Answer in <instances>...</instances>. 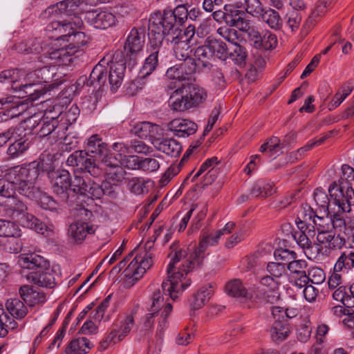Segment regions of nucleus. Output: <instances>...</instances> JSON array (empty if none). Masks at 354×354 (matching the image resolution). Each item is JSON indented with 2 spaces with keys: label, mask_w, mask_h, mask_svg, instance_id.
I'll return each instance as SVG.
<instances>
[{
  "label": "nucleus",
  "mask_w": 354,
  "mask_h": 354,
  "mask_svg": "<svg viewBox=\"0 0 354 354\" xmlns=\"http://www.w3.org/2000/svg\"><path fill=\"white\" fill-rule=\"evenodd\" d=\"M167 272L168 279L162 283L165 295L176 301L183 292L191 285V279L187 277L196 266L202 262L196 254V250L188 255L187 249L182 248L179 242L174 243L169 248Z\"/></svg>",
  "instance_id": "f257e3e1"
},
{
  "label": "nucleus",
  "mask_w": 354,
  "mask_h": 354,
  "mask_svg": "<svg viewBox=\"0 0 354 354\" xmlns=\"http://www.w3.org/2000/svg\"><path fill=\"white\" fill-rule=\"evenodd\" d=\"M111 57V60L106 62V59L103 58L95 65L87 80V86H93L95 83H97L100 86L104 85L107 79V68L105 64H107L109 65V81L111 89L113 92L118 90L123 80L126 62L120 51L115 52Z\"/></svg>",
  "instance_id": "f03ea898"
},
{
  "label": "nucleus",
  "mask_w": 354,
  "mask_h": 354,
  "mask_svg": "<svg viewBox=\"0 0 354 354\" xmlns=\"http://www.w3.org/2000/svg\"><path fill=\"white\" fill-rule=\"evenodd\" d=\"M18 263L23 268L33 270L27 274V279L38 286L53 288L56 284L54 271L50 269L49 262L41 255L34 252L22 254Z\"/></svg>",
  "instance_id": "7ed1b4c3"
},
{
  "label": "nucleus",
  "mask_w": 354,
  "mask_h": 354,
  "mask_svg": "<svg viewBox=\"0 0 354 354\" xmlns=\"http://www.w3.org/2000/svg\"><path fill=\"white\" fill-rule=\"evenodd\" d=\"M128 263L123 274L126 278L132 281L140 279L153 263V254L143 248H136L128 254L118 265L112 269L119 272Z\"/></svg>",
  "instance_id": "20e7f679"
},
{
  "label": "nucleus",
  "mask_w": 354,
  "mask_h": 354,
  "mask_svg": "<svg viewBox=\"0 0 354 354\" xmlns=\"http://www.w3.org/2000/svg\"><path fill=\"white\" fill-rule=\"evenodd\" d=\"M42 166L43 162H32L14 167L12 174L15 176L12 181L15 190L30 199H37L41 196V191L36 187L35 183L39 175V167L42 168Z\"/></svg>",
  "instance_id": "39448f33"
},
{
  "label": "nucleus",
  "mask_w": 354,
  "mask_h": 354,
  "mask_svg": "<svg viewBox=\"0 0 354 354\" xmlns=\"http://www.w3.org/2000/svg\"><path fill=\"white\" fill-rule=\"evenodd\" d=\"M77 219L72 223L68 230L71 241L76 244H81L88 235L93 234L97 226L92 223L93 212L84 207L77 209Z\"/></svg>",
  "instance_id": "423d86ee"
},
{
  "label": "nucleus",
  "mask_w": 354,
  "mask_h": 354,
  "mask_svg": "<svg viewBox=\"0 0 354 354\" xmlns=\"http://www.w3.org/2000/svg\"><path fill=\"white\" fill-rule=\"evenodd\" d=\"M176 18L173 16L171 10H165L162 14L160 12H155L149 19V30L150 34L156 35V41L162 43L164 36H171L178 28Z\"/></svg>",
  "instance_id": "0eeeda50"
},
{
  "label": "nucleus",
  "mask_w": 354,
  "mask_h": 354,
  "mask_svg": "<svg viewBox=\"0 0 354 354\" xmlns=\"http://www.w3.org/2000/svg\"><path fill=\"white\" fill-rule=\"evenodd\" d=\"M354 268V247L345 248L341 251L340 255L334 265L333 272L330 276L328 284L330 289H335L340 286L342 277L339 272H348Z\"/></svg>",
  "instance_id": "6e6552de"
},
{
  "label": "nucleus",
  "mask_w": 354,
  "mask_h": 354,
  "mask_svg": "<svg viewBox=\"0 0 354 354\" xmlns=\"http://www.w3.org/2000/svg\"><path fill=\"white\" fill-rule=\"evenodd\" d=\"M328 192L333 203L343 212L354 211V189L351 187H345L342 183L333 182L328 187Z\"/></svg>",
  "instance_id": "1a4fd4ad"
},
{
  "label": "nucleus",
  "mask_w": 354,
  "mask_h": 354,
  "mask_svg": "<svg viewBox=\"0 0 354 354\" xmlns=\"http://www.w3.org/2000/svg\"><path fill=\"white\" fill-rule=\"evenodd\" d=\"M83 24L82 20L76 17H73L71 20L53 21L46 26V30L50 37L56 40H65L66 37H71L74 33V30L80 28Z\"/></svg>",
  "instance_id": "9d476101"
},
{
  "label": "nucleus",
  "mask_w": 354,
  "mask_h": 354,
  "mask_svg": "<svg viewBox=\"0 0 354 354\" xmlns=\"http://www.w3.org/2000/svg\"><path fill=\"white\" fill-rule=\"evenodd\" d=\"M58 67L55 65L44 66L34 72L28 74V79L37 77V82L40 84H44V87L48 90H53L61 85L65 80L62 73H58Z\"/></svg>",
  "instance_id": "9b49d317"
},
{
  "label": "nucleus",
  "mask_w": 354,
  "mask_h": 354,
  "mask_svg": "<svg viewBox=\"0 0 354 354\" xmlns=\"http://www.w3.org/2000/svg\"><path fill=\"white\" fill-rule=\"evenodd\" d=\"M94 157L84 151H76L68 156L66 162L70 166L77 167L82 170L81 174L97 176L100 175L101 170L96 166Z\"/></svg>",
  "instance_id": "f8f14e48"
},
{
  "label": "nucleus",
  "mask_w": 354,
  "mask_h": 354,
  "mask_svg": "<svg viewBox=\"0 0 354 354\" xmlns=\"http://www.w3.org/2000/svg\"><path fill=\"white\" fill-rule=\"evenodd\" d=\"M53 192L62 202L66 203L71 194L70 173L66 170H59L49 173Z\"/></svg>",
  "instance_id": "ddd939ff"
},
{
  "label": "nucleus",
  "mask_w": 354,
  "mask_h": 354,
  "mask_svg": "<svg viewBox=\"0 0 354 354\" xmlns=\"http://www.w3.org/2000/svg\"><path fill=\"white\" fill-rule=\"evenodd\" d=\"M317 241L323 249L324 254L328 256L333 250H341L346 244V239L341 234L335 232L322 230L317 235Z\"/></svg>",
  "instance_id": "4468645a"
},
{
  "label": "nucleus",
  "mask_w": 354,
  "mask_h": 354,
  "mask_svg": "<svg viewBox=\"0 0 354 354\" xmlns=\"http://www.w3.org/2000/svg\"><path fill=\"white\" fill-rule=\"evenodd\" d=\"M145 43V30L143 28H133L128 34L124 45L127 56H129L133 63L134 57L141 51Z\"/></svg>",
  "instance_id": "2eb2a0df"
},
{
  "label": "nucleus",
  "mask_w": 354,
  "mask_h": 354,
  "mask_svg": "<svg viewBox=\"0 0 354 354\" xmlns=\"http://www.w3.org/2000/svg\"><path fill=\"white\" fill-rule=\"evenodd\" d=\"M6 214L21 226H30L32 214L28 212L26 205L21 201L13 198L6 209Z\"/></svg>",
  "instance_id": "dca6fc26"
},
{
  "label": "nucleus",
  "mask_w": 354,
  "mask_h": 354,
  "mask_svg": "<svg viewBox=\"0 0 354 354\" xmlns=\"http://www.w3.org/2000/svg\"><path fill=\"white\" fill-rule=\"evenodd\" d=\"M37 116L35 115L27 120L20 122L15 127H12L6 131L5 135L8 141L13 140L14 142L28 140V136L31 133L35 128V123L37 122Z\"/></svg>",
  "instance_id": "f3484780"
},
{
  "label": "nucleus",
  "mask_w": 354,
  "mask_h": 354,
  "mask_svg": "<svg viewBox=\"0 0 354 354\" xmlns=\"http://www.w3.org/2000/svg\"><path fill=\"white\" fill-rule=\"evenodd\" d=\"M162 43L158 41H153L150 39V45L147 48L149 55L145 59L144 64L140 71L139 77L145 78L151 75L158 65V55L161 48Z\"/></svg>",
  "instance_id": "a211bd4d"
},
{
  "label": "nucleus",
  "mask_w": 354,
  "mask_h": 354,
  "mask_svg": "<svg viewBox=\"0 0 354 354\" xmlns=\"http://www.w3.org/2000/svg\"><path fill=\"white\" fill-rule=\"evenodd\" d=\"M86 20L95 28L106 29L115 24L116 17L107 10H92L86 12Z\"/></svg>",
  "instance_id": "6ab92c4d"
},
{
  "label": "nucleus",
  "mask_w": 354,
  "mask_h": 354,
  "mask_svg": "<svg viewBox=\"0 0 354 354\" xmlns=\"http://www.w3.org/2000/svg\"><path fill=\"white\" fill-rule=\"evenodd\" d=\"M185 84L178 86L171 93L168 100L171 110L176 112H184L192 109Z\"/></svg>",
  "instance_id": "aec40b11"
},
{
  "label": "nucleus",
  "mask_w": 354,
  "mask_h": 354,
  "mask_svg": "<svg viewBox=\"0 0 354 354\" xmlns=\"http://www.w3.org/2000/svg\"><path fill=\"white\" fill-rule=\"evenodd\" d=\"M138 307L129 310L120 322V325L113 324L111 332L115 331V335L118 342L127 337L135 326L134 316L137 313Z\"/></svg>",
  "instance_id": "412c9836"
},
{
  "label": "nucleus",
  "mask_w": 354,
  "mask_h": 354,
  "mask_svg": "<svg viewBox=\"0 0 354 354\" xmlns=\"http://www.w3.org/2000/svg\"><path fill=\"white\" fill-rule=\"evenodd\" d=\"M138 307L129 310L120 322V325L113 324L111 332L115 331V335L118 342L127 337L135 326L134 316L137 313Z\"/></svg>",
  "instance_id": "4be33fe9"
},
{
  "label": "nucleus",
  "mask_w": 354,
  "mask_h": 354,
  "mask_svg": "<svg viewBox=\"0 0 354 354\" xmlns=\"http://www.w3.org/2000/svg\"><path fill=\"white\" fill-rule=\"evenodd\" d=\"M197 129V124L188 119L176 118L168 124V129L178 137H188L194 134Z\"/></svg>",
  "instance_id": "5701e85b"
},
{
  "label": "nucleus",
  "mask_w": 354,
  "mask_h": 354,
  "mask_svg": "<svg viewBox=\"0 0 354 354\" xmlns=\"http://www.w3.org/2000/svg\"><path fill=\"white\" fill-rule=\"evenodd\" d=\"M77 50L74 48L67 46L65 48L55 49L49 53V58L52 60V64L57 66H69L76 59L75 53Z\"/></svg>",
  "instance_id": "b1692460"
},
{
  "label": "nucleus",
  "mask_w": 354,
  "mask_h": 354,
  "mask_svg": "<svg viewBox=\"0 0 354 354\" xmlns=\"http://www.w3.org/2000/svg\"><path fill=\"white\" fill-rule=\"evenodd\" d=\"M36 129L38 126H41L37 131L40 137H46L48 135H52L53 138H62L65 134L64 130H66L65 124H59V122H49L41 118L39 122L35 125Z\"/></svg>",
  "instance_id": "393cba45"
},
{
  "label": "nucleus",
  "mask_w": 354,
  "mask_h": 354,
  "mask_svg": "<svg viewBox=\"0 0 354 354\" xmlns=\"http://www.w3.org/2000/svg\"><path fill=\"white\" fill-rule=\"evenodd\" d=\"M13 90L23 93L22 97H27L28 100L35 101L44 95L46 93V91L44 88L39 86V84L37 82L28 83L27 81L25 82L19 83L17 85H13Z\"/></svg>",
  "instance_id": "a878e982"
},
{
  "label": "nucleus",
  "mask_w": 354,
  "mask_h": 354,
  "mask_svg": "<svg viewBox=\"0 0 354 354\" xmlns=\"http://www.w3.org/2000/svg\"><path fill=\"white\" fill-rule=\"evenodd\" d=\"M152 144L156 149L171 157L178 156L183 149L180 143L172 138L155 139Z\"/></svg>",
  "instance_id": "bb28decb"
},
{
  "label": "nucleus",
  "mask_w": 354,
  "mask_h": 354,
  "mask_svg": "<svg viewBox=\"0 0 354 354\" xmlns=\"http://www.w3.org/2000/svg\"><path fill=\"white\" fill-rule=\"evenodd\" d=\"M161 127L154 123L149 122H141L134 125L131 131L136 136L140 138H147V137L156 139V136L162 134Z\"/></svg>",
  "instance_id": "cd10ccee"
},
{
  "label": "nucleus",
  "mask_w": 354,
  "mask_h": 354,
  "mask_svg": "<svg viewBox=\"0 0 354 354\" xmlns=\"http://www.w3.org/2000/svg\"><path fill=\"white\" fill-rule=\"evenodd\" d=\"M221 232H217V230L211 233H208L204 230L201 232L198 246L196 249V255H198L201 261L204 258V254L207 248L214 246L218 243V241L221 238Z\"/></svg>",
  "instance_id": "c85d7f7f"
},
{
  "label": "nucleus",
  "mask_w": 354,
  "mask_h": 354,
  "mask_svg": "<svg viewBox=\"0 0 354 354\" xmlns=\"http://www.w3.org/2000/svg\"><path fill=\"white\" fill-rule=\"evenodd\" d=\"M279 299V295H276L274 292L267 293L260 287L254 286L250 290H248L246 300L252 301L257 303H270L274 304Z\"/></svg>",
  "instance_id": "c756f323"
},
{
  "label": "nucleus",
  "mask_w": 354,
  "mask_h": 354,
  "mask_svg": "<svg viewBox=\"0 0 354 354\" xmlns=\"http://www.w3.org/2000/svg\"><path fill=\"white\" fill-rule=\"evenodd\" d=\"M291 331V326L286 320H275L270 329V335L273 342L280 343L289 337Z\"/></svg>",
  "instance_id": "7c9ffc66"
},
{
  "label": "nucleus",
  "mask_w": 354,
  "mask_h": 354,
  "mask_svg": "<svg viewBox=\"0 0 354 354\" xmlns=\"http://www.w3.org/2000/svg\"><path fill=\"white\" fill-rule=\"evenodd\" d=\"M194 59L198 63V67L203 71H209L212 66L211 61L212 59V53L209 50L208 45L205 41V43L202 46H199L195 49Z\"/></svg>",
  "instance_id": "2f4dec72"
},
{
  "label": "nucleus",
  "mask_w": 354,
  "mask_h": 354,
  "mask_svg": "<svg viewBox=\"0 0 354 354\" xmlns=\"http://www.w3.org/2000/svg\"><path fill=\"white\" fill-rule=\"evenodd\" d=\"M185 86L192 109L198 107L206 100L207 93L203 87L189 83L185 84Z\"/></svg>",
  "instance_id": "473e14b6"
},
{
  "label": "nucleus",
  "mask_w": 354,
  "mask_h": 354,
  "mask_svg": "<svg viewBox=\"0 0 354 354\" xmlns=\"http://www.w3.org/2000/svg\"><path fill=\"white\" fill-rule=\"evenodd\" d=\"M19 292L24 301L30 306L43 304L46 301V295L44 292H38L28 285L22 286Z\"/></svg>",
  "instance_id": "72a5a7b5"
},
{
  "label": "nucleus",
  "mask_w": 354,
  "mask_h": 354,
  "mask_svg": "<svg viewBox=\"0 0 354 354\" xmlns=\"http://www.w3.org/2000/svg\"><path fill=\"white\" fill-rule=\"evenodd\" d=\"M315 216H316V213H315L313 208L309 205H301L297 211V215L295 219L298 229H308L309 227L314 228V225H313L310 222H312Z\"/></svg>",
  "instance_id": "f704fd0d"
},
{
  "label": "nucleus",
  "mask_w": 354,
  "mask_h": 354,
  "mask_svg": "<svg viewBox=\"0 0 354 354\" xmlns=\"http://www.w3.org/2000/svg\"><path fill=\"white\" fill-rule=\"evenodd\" d=\"M259 16H261L262 21L272 30L277 31L282 29L283 19L279 12L274 8H265Z\"/></svg>",
  "instance_id": "c9c22d12"
},
{
  "label": "nucleus",
  "mask_w": 354,
  "mask_h": 354,
  "mask_svg": "<svg viewBox=\"0 0 354 354\" xmlns=\"http://www.w3.org/2000/svg\"><path fill=\"white\" fill-rule=\"evenodd\" d=\"M276 189L272 182L259 180L253 184L250 194L253 197L266 198L275 193Z\"/></svg>",
  "instance_id": "e433bc0d"
},
{
  "label": "nucleus",
  "mask_w": 354,
  "mask_h": 354,
  "mask_svg": "<svg viewBox=\"0 0 354 354\" xmlns=\"http://www.w3.org/2000/svg\"><path fill=\"white\" fill-rule=\"evenodd\" d=\"M195 35V26L193 25H189L186 28L182 30L179 29L178 27L175 29V31L168 38V40L171 43H184L187 45H193V38Z\"/></svg>",
  "instance_id": "4c0bfd02"
},
{
  "label": "nucleus",
  "mask_w": 354,
  "mask_h": 354,
  "mask_svg": "<svg viewBox=\"0 0 354 354\" xmlns=\"http://www.w3.org/2000/svg\"><path fill=\"white\" fill-rule=\"evenodd\" d=\"M93 345L86 337L72 339L65 349L66 354H86Z\"/></svg>",
  "instance_id": "58836bf2"
},
{
  "label": "nucleus",
  "mask_w": 354,
  "mask_h": 354,
  "mask_svg": "<svg viewBox=\"0 0 354 354\" xmlns=\"http://www.w3.org/2000/svg\"><path fill=\"white\" fill-rule=\"evenodd\" d=\"M107 145L102 141L98 135L91 136L87 142L86 147V153L91 156H101L107 152Z\"/></svg>",
  "instance_id": "ea45409f"
},
{
  "label": "nucleus",
  "mask_w": 354,
  "mask_h": 354,
  "mask_svg": "<svg viewBox=\"0 0 354 354\" xmlns=\"http://www.w3.org/2000/svg\"><path fill=\"white\" fill-rule=\"evenodd\" d=\"M6 307L13 318L21 319L24 318L28 313L26 306L18 298L7 300Z\"/></svg>",
  "instance_id": "a19ab883"
},
{
  "label": "nucleus",
  "mask_w": 354,
  "mask_h": 354,
  "mask_svg": "<svg viewBox=\"0 0 354 354\" xmlns=\"http://www.w3.org/2000/svg\"><path fill=\"white\" fill-rule=\"evenodd\" d=\"M89 181L87 175L81 174L80 172L76 173L73 180H71L70 177L71 193L73 192L81 195L86 194V188L88 187Z\"/></svg>",
  "instance_id": "79ce46f5"
},
{
  "label": "nucleus",
  "mask_w": 354,
  "mask_h": 354,
  "mask_svg": "<svg viewBox=\"0 0 354 354\" xmlns=\"http://www.w3.org/2000/svg\"><path fill=\"white\" fill-rule=\"evenodd\" d=\"M225 292L232 297L245 299L248 289L240 279H235L226 283Z\"/></svg>",
  "instance_id": "37998d69"
},
{
  "label": "nucleus",
  "mask_w": 354,
  "mask_h": 354,
  "mask_svg": "<svg viewBox=\"0 0 354 354\" xmlns=\"http://www.w3.org/2000/svg\"><path fill=\"white\" fill-rule=\"evenodd\" d=\"M212 290L211 287H203L196 294L194 295L192 301L190 303L192 310H198L201 308L206 301L211 297Z\"/></svg>",
  "instance_id": "c03bdc74"
},
{
  "label": "nucleus",
  "mask_w": 354,
  "mask_h": 354,
  "mask_svg": "<svg viewBox=\"0 0 354 354\" xmlns=\"http://www.w3.org/2000/svg\"><path fill=\"white\" fill-rule=\"evenodd\" d=\"M248 54L244 46L238 42L232 44L230 48L229 57L238 66H243L245 64Z\"/></svg>",
  "instance_id": "a18cd8bd"
},
{
  "label": "nucleus",
  "mask_w": 354,
  "mask_h": 354,
  "mask_svg": "<svg viewBox=\"0 0 354 354\" xmlns=\"http://www.w3.org/2000/svg\"><path fill=\"white\" fill-rule=\"evenodd\" d=\"M206 42L212 53V57H216L220 59H225L227 57V47L225 43L221 40L207 39Z\"/></svg>",
  "instance_id": "49530a36"
},
{
  "label": "nucleus",
  "mask_w": 354,
  "mask_h": 354,
  "mask_svg": "<svg viewBox=\"0 0 354 354\" xmlns=\"http://www.w3.org/2000/svg\"><path fill=\"white\" fill-rule=\"evenodd\" d=\"M278 44L277 35L270 31H266L261 35L260 41L256 42V48L260 50H272Z\"/></svg>",
  "instance_id": "de8ad7c7"
},
{
  "label": "nucleus",
  "mask_w": 354,
  "mask_h": 354,
  "mask_svg": "<svg viewBox=\"0 0 354 354\" xmlns=\"http://www.w3.org/2000/svg\"><path fill=\"white\" fill-rule=\"evenodd\" d=\"M84 195L88 196L93 199H99L104 195H109L111 197H115V193L113 191H109L108 189L106 190L97 183L89 181L88 187L86 188V194H84Z\"/></svg>",
  "instance_id": "09e8293b"
},
{
  "label": "nucleus",
  "mask_w": 354,
  "mask_h": 354,
  "mask_svg": "<svg viewBox=\"0 0 354 354\" xmlns=\"http://www.w3.org/2000/svg\"><path fill=\"white\" fill-rule=\"evenodd\" d=\"M19 236L20 230L14 222L0 219V236L16 237Z\"/></svg>",
  "instance_id": "8fccbe9b"
},
{
  "label": "nucleus",
  "mask_w": 354,
  "mask_h": 354,
  "mask_svg": "<svg viewBox=\"0 0 354 354\" xmlns=\"http://www.w3.org/2000/svg\"><path fill=\"white\" fill-rule=\"evenodd\" d=\"M28 140H23L12 143L7 150V154L11 158H16L21 156L29 147Z\"/></svg>",
  "instance_id": "3c124183"
},
{
  "label": "nucleus",
  "mask_w": 354,
  "mask_h": 354,
  "mask_svg": "<svg viewBox=\"0 0 354 354\" xmlns=\"http://www.w3.org/2000/svg\"><path fill=\"white\" fill-rule=\"evenodd\" d=\"M63 106L58 104H53L51 102L44 113L42 118L53 123L59 122V117L62 118Z\"/></svg>",
  "instance_id": "603ef678"
},
{
  "label": "nucleus",
  "mask_w": 354,
  "mask_h": 354,
  "mask_svg": "<svg viewBox=\"0 0 354 354\" xmlns=\"http://www.w3.org/2000/svg\"><path fill=\"white\" fill-rule=\"evenodd\" d=\"M274 258L279 263L286 266H288L295 259H297V254L294 251L288 249H277L274 252Z\"/></svg>",
  "instance_id": "864d4df0"
},
{
  "label": "nucleus",
  "mask_w": 354,
  "mask_h": 354,
  "mask_svg": "<svg viewBox=\"0 0 354 354\" xmlns=\"http://www.w3.org/2000/svg\"><path fill=\"white\" fill-rule=\"evenodd\" d=\"M333 298L336 301L342 302L347 308L354 306V299L350 298V295L346 291L345 286H340L336 288V290L333 293Z\"/></svg>",
  "instance_id": "5fc2aeb1"
},
{
  "label": "nucleus",
  "mask_w": 354,
  "mask_h": 354,
  "mask_svg": "<svg viewBox=\"0 0 354 354\" xmlns=\"http://www.w3.org/2000/svg\"><path fill=\"white\" fill-rule=\"evenodd\" d=\"M314 200L317 205L323 209L324 214H329L330 201L326 192L321 187L315 189L314 192Z\"/></svg>",
  "instance_id": "6e6d98bb"
},
{
  "label": "nucleus",
  "mask_w": 354,
  "mask_h": 354,
  "mask_svg": "<svg viewBox=\"0 0 354 354\" xmlns=\"http://www.w3.org/2000/svg\"><path fill=\"white\" fill-rule=\"evenodd\" d=\"M216 32L224 39L231 43V44H235V42H238L239 40L238 31L228 25L219 27Z\"/></svg>",
  "instance_id": "4d7b16f0"
},
{
  "label": "nucleus",
  "mask_w": 354,
  "mask_h": 354,
  "mask_svg": "<svg viewBox=\"0 0 354 354\" xmlns=\"http://www.w3.org/2000/svg\"><path fill=\"white\" fill-rule=\"evenodd\" d=\"M182 61L183 62L180 64L187 80H189V76L195 73L204 72L198 67V63L194 58L189 57L182 59Z\"/></svg>",
  "instance_id": "13d9d810"
},
{
  "label": "nucleus",
  "mask_w": 354,
  "mask_h": 354,
  "mask_svg": "<svg viewBox=\"0 0 354 354\" xmlns=\"http://www.w3.org/2000/svg\"><path fill=\"white\" fill-rule=\"evenodd\" d=\"M243 8L248 14L252 17H259L265 9L261 0H244Z\"/></svg>",
  "instance_id": "bf43d9fd"
},
{
  "label": "nucleus",
  "mask_w": 354,
  "mask_h": 354,
  "mask_svg": "<svg viewBox=\"0 0 354 354\" xmlns=\"http://www.w3.org/2000/svg\"><path fill=\"white\" fill-rule=\"evenodd\" d=\"M245 11L238 10L231 6H225V12L223 13V19L227 25L232 26L239 19V17L244 16Z\"/></svg>",
  "instance_id": "052dcab7"
},
{
  "label": "nucleus",
  "mask_w": 354,
  "mask_h": 354,
  "mask_svg": "<svg viewBox=\"0 0 354 354\" xmlns=\"http://www.w3.org/2000/svg\"><path fill=\"white\" fill-rule=\"evenodd\" d=\"M308 263L305 260L295 259L287 266V270L290 272V277L306 274Z\"/></svg>",
  "instance_id": "680f3d73"
},
{
  "label": "nucleus",
  "mask_w": 354,
  "mask_h": 354,
  "mask_svg": "<svg viewBox=\"0 0 354 354\" xmlns=\"http://www.w3.org/2000/svg\"><path fill=\"white\" fill-rule=\"evenodd\" d=\"M172 310V306L170 303H167L160 313V320L158 322L156 336L162 339L164 334V330L167 326V318Z\"/></svg>",
  "instance_id": "e2e57ef3"
},
{
  "label": "nucleus",
  "mask_w": 354,
  "mask_h": 354,
  "mask_svg": "<svg viewBox=\"0 0 354 354\" xmlns=\"http://www.w3.org/2000/svg\"><path fill=\"white\" fill-rule=\"evenodd\" d=\"M280 147H281L280 139L277 136H272L260 147L259 151L262 153L268 151L270 153V156H272L279 151Z\"/></svg>",
  "instance_id": "0e129e2a"
},
{
  "label": "nucleus",
  "mask_w": 354,
  "mask_h": 354,
  "mask_svg": "<svg viewBox=\"0 0 354 354\" xmlns=\"http://www.w3.org/2000/svg\"><path fill=\"white\" fill-rule=\"evenodd\" d=\"M20 72L18 69H9L1 71L0 73V82L10 84L13 89V85H17L19 83L18 77H19Z\"/></svg>",
  "instance_id": "69168bd1"
},
{
  "label": "nucleus",
  "mask_w": 354,
  "mask_h": 354,
  "mask_svg": "<svg viewBox=\"0 0 354 354\" xmlns=\"http://www.w3.org/2000/svg\"><path fill=\"white\" fill-rule=\"evenodd\" d=\"M301 15L297 10H290L286 15V24L292 32L297 31L301 22Z\"/></svg>",
  "instance_id": "338daca9"
},
{
  "label": "nucleus",
  "mask_w": 354,
  "mask_h": 354,
  "mask_svg": "<svg viewBox=\"0 0 354 354\" xmlns=\"http://www.w3.org/2000/svg\"><path fill=\"white\" fill-rule=\"evenodd\" d=\"M309 282L313 284H321L326 279L324 271L318 267H312L306 273Z\"/></svg>",
  "instance_id": "774afa93"
}]
</instances>
